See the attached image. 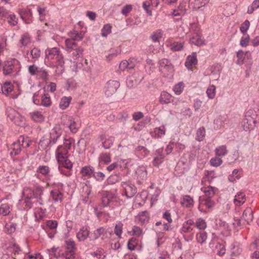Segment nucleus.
Wrapping results in <instances>:
<instances>
[{
  "mask_svg": "<svg viewBox=\"0 0 259 259\" xmlns=\"http://www.w3.org/2000/svg\"><path fill=\"white\" fill-rule=\"evenodd\" d=\"M65 45L67 48V52H69L71 50H74L78 48L75 41L71 39H67L65 40Z\"/></svg>",
  "mask_w": 259,
  "mask_h": 259,
  "instance_id": "nucleus-34",
  "label": "nucleus"
},
{
  "mask_svg": "<svg viewBox=\"0 0 259 259\" xmlns=\"http://www.w3.org/2000/svg\"><path fill=\"white\" fill-rule=\"evenodd\" d=\"M183 48V43L181 42H174L170 46V49L174 51H180Z\"/></svg>",
  "mask_w": 259,
  "mask_h": 259,
  "instance_id": "nucleus-50",
  "label": "nucleus"
},
{
  "mask_svg": "<svg viewBox=\"0 0 259 259\" xmlns=\"http://www.w3.org/2000/svg\"><path fill=\"white\" fill-rule=\"evenodd\" d=\"M65 69V62L63 56H59V58L57 59L56 64V73L58 75L62 74L64 71Z\"/></svg>",
  "mask_w": 259,
  "mask_h": 259,
  "instance_id": "nucleus-12",
  "label": "nucleus"
},
{
  "mask_svg": "<svg viewBox=\"0 0 259 259\" xmlns=\"http://www.w3.org/2000/svg\"><path fill=\"white\" fill-rule=\"evenodd\" d=\"M40 50L36 48H34L30 51V55L32 56V58L34 59V61L40 57Z\"/></svg>",
  "mask_w": 259,
  "mask_h": 259,
  "instance_id": "nucleus-54",
  "label": "nucleus"
},
{
  "mask_svg": "<svg viewBox=\"0 0 259 259\" xmlns=\"http://www.w3.org/2000/svg\"><path fill=\"white\" fill-rule=\"evenodd\" d=\"M37 172L47 177L49 176L50 172V168L48 166L40 165L37 169Z\"/></svg>",
  "mask_w": 259,
  "mask_h": 259,
  "instance_id": "nucleus-40",
  "label": "nucleus"
},
{
  "mask_svg": "<svg viewBox=\"0 0 259 259\" xmlns=\"http://www.w3.org/2000/svg\"><path fill=\"white\" fill-rule=\"evenodd\" d=\"M66 251H75L76 249L75 243L72 240H67L65 241Z\"/></svg>",
  "mask_w": 259,
  "mask_h": 259,
  "instance_id": "nucleus-38",
  "label": "nucleus"
},
{
  "mask_svg": "<svg viewBox=\"0 0 259 259\" xmlns=\"http://www.w3.org/2000/svg\"><path fill=\"white\" fill-rule=\"evenodd\" d=\"M19 61L14 59L5 62L3 67V73L5 75H10L16 74L20 70Z\"/></svg>",
  "mask_w": 259,
  "mask_h": 259,
  "instance_id": "nucleus-4",
  "label": "nucleus"
},
{
  "mask_svg": "<svg viewBox=\"0 0 259 259\" xmlns=\"http://www.w3.org/2000/svg\"><path fill=\"white\" fill-rule=\"evenodd\" d=\"M138 218L141 223H146L149 220V213L147 211H142L139 213Z\"/></svg>",
  "mask_w": 259,
  "mask_h": 259,
  "instance_id": "nucleus-37",
  "label": "nucleus"
},
{
  "mask_svg": "<svg viewBox=\"0 0 259 259\" xmlns=\"http://www.w3.org/2000/svg\"><path fill=\"white\" fill-rule=\"evenodd\" d=\"M119 82L116 80H109L107 82L105 94L110 96L114 94L119 87Z\"/></svg>",
  "mask_w": 259,
  "mask_h": 259,
  "instance_id": "nucleus-7",
  "label": "nucleus"
},
{
  "mask_svg": "<svg viewBox=\"0 0 259 259\" xmlns=\"http://www.w3.org/2000/svg\"><path fill=\"white\" fill-rule=\"evenodd\" d=\"M215 87L214 85H210L206 90L207 97L209 99H213L215 96Z\"/></svg>",
  "mask_w": 259,
  "mask_h": 259,
  "instance_id": "nucleus-43",
  "label": "nucleus"
},
{
  "mask_svg": "<svg viewBox=\"0 0 259 259\" xmlns=\"http://www.w3.org/2000/svg\"><path fill=\"white\" fill-rule=\"evenodd\" d=\"M174 101L172 96L166 92H162L161 93L159 102L161 104H168Z\"/></svg>",
  "mask_w": 259,
  "mask_h": 259,
  "instance_id": "nucleus-15",
  "label": "nucleus"
},
{
  "mask_svg": "<svg viewBox=\"0 0 259 259\" xmlns=\"http://www.w3.org/2000/svg\"><path fill=\"white\" fill-rule=\"evenodd\" d=\"M196 239L198 242L202 244L207 239L206 233L205 232H201L197 233L196 235Z\"/></svg>",
  "mask_w": 259,
  "mask_h": 259,
  "instance_id": "nucleus-45",
  "label": "nucleus"
},
{
  "mask_svg": "<svg viewBox=\"0 0 259 259\" xmlns=\"http://www.w3.org/2000/svg\"><path fill=\"white\" fill-rule=\"evenodd\" d=\"M57 161L59 164V168H62L61 166H62L70 170L72 167L73 164L72 162L68 159V157H65L63 159H57Z\"/></svg>",
  "mask_w": 259,
  "mask_h": 259,
  "instance_id": "nucleus-23",
  "label": "nucleus"
},
{
  "mask_svg": "<svg viewBox=\"0 0 259 259\" xmlns=\"http://www.w3.org/2000/svg\"><path fill=\"white\" fill-rule=\"evenodd\" d=\"M43 193V189L40 187H36L34 190H32L31 194L34 195V197H39L41 199V196Z\"/></svg>",
  "mask_w": 259,
  "mask_h": 259,
  "instance_id": "nucleus-52",
  "label": "nucleus"
},
{
  "mask_svg": "<svg viewBox=\"0 0 259 259\" xmlns=\"http://www.w3.org/2000/svg\"><path fill=\"white\" fill-rule=\"evenodd\" d=\"M46 57L49 60H53L56 57V59L59 58V56H62V54H60V51L58 48H48L46 51Z\"/></svg>",
  "mask_w": 259,
  "mask_h": 259,
  "instance_id": "nucleus-11",
  "label": "nucleus"
},
{
  "mask_svg": "<svg viewBox=\"0 0 259 259\" xmlns=\"http://www.w3.org/2000/svg\"><path fill=\"white\" fill-rule=\"evenodd\" d=\"M197 64V55L196 53H193L191 55H189L187 57L185 62V66L190 69L193 65Z\"/></svg>",
  "mask_w": 259,
  "mask_h": 259,
  "instance_id": "nucleus-17",
  "label": "nucleus"
},
{
  "mask_svg": "<svg viewBox=\"0 0 259 259\" xmlns=\"http://www.w3.org/2000/svg\"><path fill=\"white\" fill-rule=\"evenodd\" d=\"M242 218L249 224L253 219V211L250 207H247L244 210Z\"/></svg>",
  "mask_w": 259,
  "mask_h": 259,
  "instance_id": "nucleus-19",
  "label": "nucleus"
},
{
  "mask_svg": "<svg viewBox=\"0 0 259 259\" xmlns=\"http://www.w3.org/2000/svg\"><path fill=\"white\" fill-rule=\"evenodd\" d=\"M111 32V26L110 24H107L104 25L101 30V34L103 36L106 37Z\"/></svg>",
  "mask_w": 259,
  "mask_h": 259,
  "instance_id": "nucleus-56",
  "label": "nucleus"
},
{
  "mask_svg": "<svg viewBox=\"0 0 259 259\" xmlns=\"http://www.w3.org/2000/svg\"><path fill=\"white\" fill-rule=\"evenodd\" d=\"M133 8V7L132 5H126L122 8L121 13L123 15L127 16L128 14L132 10Z\"/></svg>",
  "mask_w": 259,
  "mask_h": 259,
  "instance_id": "nucleus-62",
  "label": "nucleus"
},
{
  "mask_svg": "<svg viewBox=\"0 0 259 259\" xmlns=\"http://www.w3.org/2000/svg\"><path fill=\"white\" fill-rule=\"evenodd\" d=\"M90 233L87 227L83 226L77 233L76 237L79 241H84L89 237Z\"/></svg>",
  "mask_w": 259,
  "mask_h": 259,
  "instance_id": "nucleus-14",
  "label": "nucleus"
},
{
  "mask_svg": "<svg viewBox=\"0 0 259 259\" xmlns=\"http://www.w3.org/2000/svg\"><path fill=\"white\" fill-rule=\"evenodd\" d=\"M113 142L114 138L111 137L103 142L102 143V145L104 148L109 149L113 145Z\"/></svg>",
  "mask_w": 259,
  "mask_h": 259,
  "instance_id": "nucleus-61",
  "label": "nucleus"
},
{
  "mask_svg": "<svg viewBox=\"0 0 259 259\" xmlns=\"http://www.w3.org/2000/svg\"><path fill=\"white\" fill-rule=\"evenodd\" d=\"M195 227H196L199 229H204L206 227V224L203 219L199 218L195 224Z\"/></svg>",
  "mask_w": 259,
  "mask_h": 259,
  "instance_id": "nucleus-55",
  "label": "nucleus"
},
{
  "mask_svg": "<svg viewBox=\"0 0 259 259\" xmlns=\"http://www.w3.org/2000/svg\"><path fill=\"white\" fill-rule=\"evenodd\" d=\"M142 230L138 226H134L131 231L132 235L133 236H140L142 234Z\"/></svg>",
  "mask_w": 259,
  "mask_h": 259,
  "instance_id": "nucleus-63",
  "label": "nucleus"
},
{
  "mask_svg": "<svg viewBox=\"0 0 259 259\" xmlns=\"http://www.w3.org/2000/svg\"><path fill=\"white\" fill-rule=\"evenodd\" d=\"M136 173L138 177L141 180H144L147 178V172L145 167L143 166L138 168Z\"/></svg>",
  "mask_w": 259,
  "mask_h": 259,
  "instance_id": "nucleus-35",
  "label": "nucleus"
},
{
  "mask_svg": "<svg viewBox=\"0 0 259 259\" xmlns=\"http://www.w3.org/2000/svg\"><path fill=\"white\" fill-rule=\"evenodd\" d=\"M20 15L23 20L29 19L32 17V14L30 10H22L20 12Z\"/></svg>",
  "mask_w": 259,
  "mask_h": 259,
  "instance_id": "nucleus-49",
  "label": "nucleus"
},
{
  "mask_svg": "<svg viewBox=\"0 0 259 259\" xmlns=\"http://www.w3.org/2000/svg\"><path fill=\"white\" fill-rule=\"evenodd\" d=\"M205 136V130L204 127L199 128L196 132V140L198 141H202Z\"/></svg>",
  "mask_w": 259,
  "mask_h": 259,
  "instance_id": "nucleus-39",
  "label": "nucleus"
},
{
  "mask_svg": "<svg viewBox=\"0 0 259 259\" xmlns=\"http://www.w3.org/2000/svg\"><path fill=\"white\" fill-rule=\"evenodd\" d=\"M51 196L54 201H61L63 198V195L61 192L58 190H53L51 192Z\"/></svg>",
  "mask_w": 259,
  "mask_h": 259,
  "instance_id": "nucleus-33",
  "label": "nucleus"
},
{
  "mask_svg": "<svg viewBox=\"0 0 259 259\" xmlns=\"http://www.w3.org/2000/svg\"><path fill=\"white\" fill-rule=\"evenodd\" d=\"M253 111H248L246 113L244 118L242 121V126L245 131H250L256 126V114L253 113Z\"/></svg>",
  "mask_w": 259,
  "mask_h": 259,
  "instance_id": "nucleus-3",
  "label": "nucleus"
},
{
  "mask_svg": "<svg viewBox=\"0 0 259 259\" xmlns=\"http://www.w3.org/2000/svg\"><path fill=\"white\" fill-rule=\"evenodd\" d=\"M228 150L226 145H222L218 147L215 149V154L218 156H224L228 153Z\"/></svg>",
  "mask_w": 259,
  "mask_h": 259,
  "instance_id": "nucleus-29",
  "label": "nucleus"
},
{
  "mask_svg": "<svg viewBox=\"0 0 259 259\" xmlns=\"http://www.w3.org/2000/svg\"><path fill=\"white\" fill-rule=\"evenodd\" d=\"M121 186L124 189L127 198H131L137 193V188L134 185L123 182L121 183Z\"/></svg>",
  "mask_w": 259,
  "mask_h": 259,
  "instance_id": "nucleus-9",
  "label": "nucleus"
},
{
  "mask_svg": "<svg viewBox=\"0 0 259 259\" xmlns=\"http://www.w3.org/2000/svg\"><path fill=\"white\" fill-rule=\"evenodd\" d=\"M116 198L114 193L109 191H105L102 196V204L104 207L110 206V204Z\"/></svg>",
  "mask_w": 259,
  "mask_h": 259,
  "instance_id": "nucleus-8",
  "label": "nucleus"
},
{
  "mask_svg": "<svg viewBox=\"0 0 259 259\" xmlns=\"http://www.w3.org/2000/svg\"><path fill=\"white\" fill-rule=\"evenodd\" d=\"M31 118L35 122H40L44 120V116L39 111H34L30 113Z\"/></svg>",
  "mask_w": 259,
  "mask_h": 259,
  "instance_id": "nucleus-30",
  "label": "nucleus"
},
{
  "mask_svg": "<svg viewBox=\"0 0 259 259\" xmlns=\"http://www.w3.org/2000/svg\"><path fill=\"white\" fill-rule=\"evenodd\" d=\"M30 141L24 136H20L18 140L14 142L9 149L11 156L19 154L22 149L29 146Z\"/></svg>",
  "mask_w": 259,
  "mask_h": 259,
  "instance_id": "nucleus-2",
  "label": "nucleus"
},
{
  "mask_svg": "<svg viewBox=\"0 0 259 259\" xmlns=\"http://www.w3.org/2000/svg\"><path fill=\"white\" fill-rule=\"evenodd\" d=\"M183 89V83L180 82L174 86L173 88V91L176 94L180 95L182 92Z\"/></svg>",
  "mask_w": 259,
  "mask_h": 259,
  "instance_id": "nucleus-58",
  "label": "nucleus"
},
{
  "mask_svg": "<svg viewBox=\"0 0 259 259\" xmlns=\"http://www.w3.org/2000/svg\"><path fill=\"white\" fill-rule=\"evenodd\" d=\"M173 252L176 253L177 252H181L182 250V243L178 239H176L175 242L172 244Z\"/></svg>",
  "mask_w": 259,
  "mask_h": 259,
  "instance_id": "nucleus-46",
  "label": "nucleus"
},
{
  "mask_svg": "<svg viewBox=\"0 0 259 259\" xmlns=\"http://www.w3.org/2000/svg\"><path fill=\"white\" fill-rule=\"evenodd\" d=\"M138 244V240L135 238H131L127 243V248L130 250H134L135 249L136 246Z\"/></svg>",
  "mask_w": 259,
  "mask_h": 259,
  "instance_id": "nucleus-44",
  "label": "nucleus"
},
{
  "mask_svg": "<svg viewBox=\"0 0 259 259\" xmlns=\"http://www.w3.org/2000/svg\"><path fill=\"white\" fill-rule=\"evenodd\" d=\"M162 36V33L161 30H157L155 32H153L150 38L152 41L154 42H158Z\"/></svg>",
  "mask_w": 259,
  "mask_h": 259,
  "instance_id": "nucleus-32",
  "label": "nucleus"
},
{
  "mask_svg": "<svg viewBox=\"0 0 259 259\" xmlns=\"http://www.w3.org/2000/svg\"><path fill=\"white\" fill-rule=\"evenodd\" d=\"M246 201V196L244 193L239 192L235 195L234 203L237 206H240L242 205Z\"/></svg>",
  "mask_w": 259,
  "mask_h": 259,
  "instance_id": "nucleus-20",
  "label": "nucleus"
},
{
  "mask_svg": "<svg viewBox=\"0 0 259 259\" xmlns=\"http://www.w3.org/2000/svg\"><path fill=\"white\" fill-rule=\"evenodd\" d=\"M107 233V229L103 227H101L96 229L91 235V240H95L98 239L100 237L105 236Z\"/></svg>",
  "mask_w": 259,
  "mask_h": 259,
  "instance_id": "nucleus-13",
  "label": "nucleus"
},
{
  "mask_svg": "<svg viewBox=\"0 0 259 259\" xmlns=\"http://www.w3.org/2000/svg\"><path fill=\"white\" fill-rule=\"evenodd\" d=\"M69 36L70 37V39H73L74 41L81 40L82 39L81 34L76 31L70 32Z\"/></svg>",
  "mask_w": 259,
  "mask_h": 259,
  "instance_id": "nucleus-57",
  "label": "nucleus"
},
{
  "mask_svg": "<svg viewBox=\"0 0 259 259\" xmlns=\"http://www.w3.org/2000/svg\"><path fill=\"white\" fill-rule=\"evenodd\" d=\"M56 156L57 159H63L68 156V150L62 145L59 146L56 150Z\"/></svg>",
  "mask_w": 259,
  "mask_h": 259,
  "instance_id": "nucleus-16",
  "label": "nucleus"
},
{
  "mask_svg": "<svg viewBox=\"0 0 259 259\" xmlns=\"http://www.w3.org/2000/svg\"><path fill=\"white\" fill-rule=\"evenodd\" d=\"M71 100V97H63L60 102L59 107L62 110L66 109L69 106Z\"/></svg>",
  "mask_w": 259,
  "mask_h": 259,
  "instance_id": "nucleus-27",
  "label": "nucleus"
},
{
  "mask_svg": "<svg viewBox=\"0 0 259 259\" xmlns=\"http://www.w3.org/2000/svg\"><path fill=\"white\" fill-rule=\"evenodd\" d=\"M32 193V190L28 187H25L23 189L22 195L24 198H30L33 199L35 198L34 197V195L31 194Z\"/></svg>",
  "mask_w": 259,
  "mask_h": 259,
  "instance_id": "nucleus-48",
  "label": "nucleus"
},
{
  "mask_svg": "<svg viewBox=\"0 0 259 259\" xmlns=\"http://www.w3.org/2000/svg\"><path fill=\"white\" fill-rule=\"evenodd\" d=\"M195 227V223L192 220H189L185 222L182 228V231L184 233L192 231Z\"/></svg>",
  "mask_w": 259,
  "mask_h": 259,
  "instance_id": "nucleus-21",
  "label": "nucleus"
},
{
  "mask_svg": "<svg viewBox=\"0 0 259 259\" xmlns=\"http://www.w3.org/2000/svg\"><path fill=\"white\" fill-rule=\"evenodd\" d=\"M250 249L259 252V238H256L250 245Z\"/></svg>",
  "mask_w": 259,
  "mask_h": 259,
  "instance_id": "nucleus-64",
  "label": "nucleus"
},
{
  "mask_svg": "<svg viewBox=\"0 0 259 259\" xmlns=\"http://www.w3.org/2000/svg\"><path fill=\"white\" fill-rule=\"evenodd\" d=\"M50 97L48 94H44L41 97V105L44 107H49L51 105Z\"/></svg>",
  "mask_w": 259,
  "mask_h": 259,
  "instance_id": "nucleus-42",
  "label": "nucleus"
},
{
  "mask_svg": "<svg viewBox=\"0 0 259 259\" xmlns=\"http://www.w3.org/2000/svg\"><path fill=\"white\" fill-rule=\"evenodd\" d=\"M209 0H189V2L191 4H194L195 7L199 8L204 6Z\"/></svg>",
  "mask_w": 259,
  "mask_h": 259,
  "instance_id": "nucleus-51",
  "label": "nucleus"
},
{
  "mask_svg": "<svg viewBox=\"0 0 259 259\" xmlns=\"http://www.w3.org/2000/svg\"><path fill=\"white\" fill-rule=\"evenodd\" d=\"M83 51V49L79 47L68 52L70 61L75 63L79 58L82 57Z\"/></svg>",
  "mask_w": 259,
  "mask_h": 259,
  "instance_id": "nucleus-10",
  "label": "nucleus"
},
{
  "mask_svg": "<svg viewBox=\"0 0 259 259\" xmlns=\"http://www.w3.org/2000/svg\"><path fill=\"white\" fill-rule=\"evenodd\" d=\"M159 70L163 74L164 76H167L173 71V66L169 60L163 58L159 62Z\"/></svg>",
  "mask_w": 259,
  "mask_h": 259,
  "instance_id": "nucleus-6",
  "label": "nucleus"
},
{
  "mask_svg": "<svg viewBox=\"0 0 259 259\" xmlns=\"http://www.w3.org/2000/svg\"><path fill=\"white\" fill-rule=\"evenodd\" d=\"M10 212V207L8 204H2L0 206V213L4 215H7Z\"/></svg>",
  "mask_w": 259,
  "mask_h": 259,
  "instance_id": "nucleus-47",
  "label": "nucleus"
},
{
  "mask_svg": "<svg viewBox=\"0 0 259 259\" xmlns=\"http://www.w3.org/2000/svg\"><path fill=\"white\" fill-rule=\"evenodd\" d=\"M123 224L121 222L117 224L114 228V233L119 238H121V234L122 233Z\"/></svg>",
  "mask_w": 259,
  "mask_h": 259,
  "instance_id": "nucleus-41",
  "label": "nucleus"
},
{
  "mask_svg": "<svg viewBox=\"0 0 259 259\" xmlns=\"http://www.w3.org/2000/svg\"><path fill=\"white\" fill-rule=\"evenodd\" d=\"M68 127L71 133L75 134L77 133L78 130L79 124L77 123L72 117H69L68 118Z\"/></svg>",
  "mask_w": 259,
  "mask_h": 259,
  "instance_id": "nucleus-22",
  "label": "nucleus"
},
{
  "mask_svg": "<svg viewBox=\"0 0 259 259\" xmlns=\"http://www.w3.org/2000/svg\"><path fill=\"white\" fill-rule=\"evenodd\" d=\"M181 204L186 207H191L193 206L194 201L190 196L186 195L183 196Z\"/></svg>",
  "mask_w": 259,
  "mask_h": 259,
  "instance_id": "nucleus-25",
  "label": "nucleus"
},
{
  "mask_svg": "<svg viewBox=\"0 0 259 259\" xmlns=\"http://www.w3.org/2000/svg\"><path fill=\"white\" fill-rule=\"evenodd\" d=\"M201 190L205 193L207 198H210L214 195V188L211 186L201 188Z\"/></svg>",
  "mask_w": 259,
  "mask_h": 259,
  "instance_id": "nucleus-36",
  "label": "nucleus"
},
{
  "mask_svg": "<svg viewBox=\"0 0 259 259\" xmlns=\"http://www.w3.org/2000/svg\"><path fill=\"white\" fill-rule=\"evenodd\" d=\"M251 56V53L249 52H244L242 50H240L237 53V57L238 60L237 63L238 64H243L245 56Z\"/></svg>",
  "mask_w": 259,
  "mask_h": 259,
  "instance_id": "nucleus-28",
  "label": "nucleus"
},
{
  "mask_svg": "<svg viewBox=\"0 0 259 259\" xmlns=\"http://www.w3.org/2000/svg\"><path fill=\"white\" fill-rule=\"evenodd\" d=\"M1 89L3 94L7 95L12 91L13 88L10 82H6L2 85Z\"/></svg>",
  "mask_w": 259,
  "mask_h": 259,
  "instance_id": "nucleus-31",
  "label": "nucleus"
},
{
  "mask_svg": "<svg viewBox=\"0 0 259 259\" xmlns=\"http://www.w3.org/2000/svg\"><path fill=\"white\" fill-rule=\"evenodd\" d=\"M250 26V22L248 20H245L242 24L240 28V31L245 34L248 29Z\"/></svg>",
  "mask_w": 259,
  "mask_h": 259,
  "instance_id": "nucleus-60",
  "label": "nucleus"
},
{
  "mask_svg": "<svg viewBox=\"0 0 259 259\" xmlns=\"http://www.w3.org/2000/svg\"><path fill=\"white\" fill-rule=\"evenodd\" d=\"M31 39L29 34L28 33L23 34L19 40L20 47H26L31 43Z\"/></svg>",
  "mask_w": 259,
  "mask_h": 259,
  "instance_id": "nucleus-24",
  "label": "nucleus"
},
{
  "mask_svg": "<svg viewBox=\"0 0 259 259\" xmlns=\"http://www.w3.org/2000/svg\"><path fill=\"white\" fill-rule=\"evenodd\" d=\"M158 155L154 157L153 164L154 166L158 167L163 161L164 156L160 150L156 151Z\"/></svg>",
  "mask_w": 259,
  "mask_h": 259,
  "instance_id": "nucleus-26",
  "label": "nucleus"
},
{
  "mask_svg": "<svg viewBox=\"0 0 259 259\" xmlns=\"http://www.w3.org/2000/svg\"><path fill=\"white\" fill-rule=\"evenodd\" d=\"M119 68L121 70H124L127 68H128L130 69H133L134 66L131 65L128 61L124 60L120 62Z\"/></svg>",
  "mask_w": 259,
  "mask_h": 259,
  "instance_id": "nucleus-53",
  "label": "nucleus"
},
{
  "mask_svg": "<svg viewBox=\"0 0 259 259\" xmlns=\"http://www.w3.org/2000/svg\"><path fill=\"white\" fill-rule=\"evenodd\" d=\"M80 173L84 179H89L91 178L94 174V169L91 166H85L81 169Z\"/></svg>",
  "mask_w": 259,
  "mask_h": 259,
  "instance_id": "nucleus-18",
  "label": "nucleus"
},
{
  "mask_svg": "<svg viewBox=\"0 0 259 259\" xmlns=\"http://www.w3.org/2000/svg\"><path fill=\"white\" fill-rule=\"evenodd\" d=\"M7 113L8 116L12 120H14L15 117L18 115V113L12 108L7 109Z\"/></svg>",
  "mask_w": 259,
  "mask_h": 259,
  "instance_id": "nucleus-59",
  "label": "nucleus"
},
{
  "mask_svg": "<svg viewBox=\"0 0 259 259\" xmlns=\"http://www.w3.org/2000/svg\"><path fill=\"white\" fill-rule=\"evenodd\" d=\"M190 31L193 33L190 39V41L196 46H200L204 44V40L200 33V28L197 24H191Z\"/></svg>",
  "mask_w": 259,
  "mask_h": 259,
  "instance_id": "nucleus-5",
  "label": "nucleus"
},
{
  "mask_svg": "<svg viewBox=\"0 0 259 259\" xmlns=\"http://www.w3.org/2000/svg\"><path fill=\"white\" fill-rule=\"evenodd\" d=\"M62 135V130L59 125H56L50 132L48 136L43 137L40 141L41 146L50 147L56 143Z\"/></svg>",
  "mask_w": 259,
  "mask_h": 259,
  "instance_id": "nucleus-1",
  "label": "nucleus"
}]
</instances>
